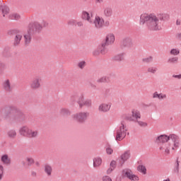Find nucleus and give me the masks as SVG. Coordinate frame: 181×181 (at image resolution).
Segmentation results:
<instances>
[{
    "label": "nucleus",
    "instance_id": "6",
    "mask_svg": "<svg viewBox=\"0 0 181 181\" xmlns=\"http://www.w3.org/2000/svg\"><path fill=\"white\" fill-rule=\"evenodd\" d=\"M114 42H115V35L112 33H109L106 35L105 42L101 44V46L103 49H105L106 46L114 45Z\"/></svg>",
    "mask_w": 181,
    "mask_h": 181
},
{
    "label": "nucleus",
    "instance_id": "25",
    "mask_svg": "<svg viewBox=\"0 0 181 181\" xmlns=\"http://www.w3.org/2000/svg\"><path fill=\"white\" fill-rule=\"evenodd\" d=\"M103 163V159L100 157H96L93 158V168H98L101 166Z\"/></svg>",
    "mask_w": 181,
    "mask_h": 181
},
{
    "label": "nucleus",
    "instance_id": "32",
    "mask_svg": "<svg viewBox=\"0 0 181 181\" xmlns=\"http://www.w3.org/2000/svg\"><path fill=\"white\" fill-rule=\"evenodd\" d=\"M147 71L151 74H156V72L158 71V68L156 66H150L147 69Z\"/></svg>",
    "mask_w": 181,
    "mask_h": 181
},
{
    "label": "nucleus",
    "instance_id": "12",
    "mask_svg": "<svg viewBox=\"0 0 181 181\" xmlns=\"http://www.w3.org/2000/svg\"><path fill=\"white\" fill-rule=\"evenodd\" d=\"M81 18L83 21H86V22H88V23L93 25V13H88L87 11H83L81 14Z\"/></svg>",
    "mask_w": 181,
    "mask_h": 181
},
{
    "label": "nucleus",
    "instance_id": "41",
    "mask_svg": "<svg viewBox=\"0 0 181 181\" xmlns=\"http://www.w3.org/2000/svg\"><path fill=\"white\" fill-rule=\"evenodd\" d=\"M129 179V180L138 181L139 180V177H138V175H135L133 173Z\"/></svg>",
    "mask_w": 181,
    "mask_h": 181
},
{
    "label": "nucleus",
    "instance_id": "23",
    "mask_svg": "<svg viewBox=\"0 0 181 181\" xmlns=\"http://www.w3.org/2000/svg\"><path fill=\"white\" fill-rule=\"evenodd\" d=\"M37 135H39V132L37 130H33L30 128L27 138H36L37 137Z\"/></svg>",
    "mask_w": 181,
    "mask_h": 181
},
{
    "label": "nucleus",
    "instance_id": "30",
    "mask_svg": "<svg viewBox=\"0 0 181 181\" xmlns=\"http://www.w3.org/2000/svg\"><path fill=\"white\" fill-rule=\"evenodd\" d=\"M170 54L171 56H179V54H180V49L178 48H173L170 51Z\"/></svg>",
    "mask_w": 181,
    "mask_h": 181
},
{
    "label": "nucleus",
    "instance_id": "53",
    "mask_svg": "<svg viewBox=\"0 0 181 181\" xmlns=\"http://www.w3.org/2000/svg\"><path fill=\"white\" fill-rule=\"evenodd\" d=\"M101 53L102 54H105V49H101Z\"/></svg>",
    "mask_w": 181,
    "mask_h": 181
},
{
    "label": "nucleus",
    "instance_id": "18",
    "mask_svg": "<svg viewBox=\"0 0 181 181\" xmlns=\"http://www.w3.org/2000/svg\"><path fill=\"white\" fill-rule=\"evenodd\" d=\"M1 11L4 18L6 16L9 17V15H11V13H9V7L6 5L0 6V11Z\"/></svg>",
    "mask_w": 181,
    "mask_h": 181
},
{
    "label": "nucleus",
    "instance_id": "52",
    "mask_svg": "<svg viewBox=\"0 0 181 181\" xmlns=\"http://www.w3.org/2000/svg\"><path fill=\"white\" fill-rule=\"evenodd\" d=\"M95 2L97 4H103V2H104V0H95Z\"/></svg>",
    "mask_w": 181,
    "mask_h": 181
},
{
    "label": "nucleus",
    "instance_id": "45",
    "mask_svg": "<svg viewBox=\"0 0 181 181\" xmlns=\"http://www.w3.org/2000/svg\"><path fill=\"white\" fill-rule=\"evenodd\" d=\"M112 152H114V150H112V148H110V146L106 148V153H107V155H112Z\"/></svg>",
    "mask_w": 181,
    "mask_h": 181
},
{
    "label": "nucleus",
    "instance_id": "47",
    "mask_svg": "<svg viewBox=\"0 0 181 181\" xmlns=\"http://www.w3.org/2000/svg\"><path fill=\"white\" fill-rule=\"evenodd\" d=\"M77 23V21L76 20H70L68 21V25H76Z\"/></svg>",
    "mask_w": 181,
    "mask_h": 181
},
{
    "label": "nucleus",
    "instance_id": "51",
    "mask_svg": "<svg viewBox=\"0 0 181 181\" xmlns=\"http://www.w3.org/2000/svg\"><path fill=\"white\" fill-rule=\"evenodd\" d=\"M77 26L81 27L83 26V22L82 21H78L76 22Z\"/></svg>",
    "mask_w": 181,
    "mask_h": 181
},
{
    "label": "nucleus",
    "instance_id": "54",
    "mask_svg": "<svg viewBox=\"0 0 181 181\" xmlns=\"http://www.w3.org/2000/svg\"><path fill=\"white\" fill-rule=\"evenodd\" d=\"M19 117H21V118H25V115H23L22 113L19 114Z\"/></svg>",
    "mask_w": 181,
    "mask_h": 181
},
{
    "label": "nucleus",
    "instance_id": "3",
    "mask_svg": "<svg viewBox=\"0 0 181 181\" xmlns=\"http://www.w3.org/2000/svg\"><path fill=\"white\" fill-rule=\"evenodd\" d=\"M127 134H128V127H127V124H125L124 122H122L116 129L115 134V140L121 141L125 139Z\"/></svg>",
    "mask_w": 181,
    "mask_h": 181
},
{
    "label": "nucleus",
    "instance_id": "38",
    "mask_svg": "<svg viewBox=\"0 0 181 181\" xmlns=\"http://www.w3.org/2000/svg\"><path fill=\"white\" fill-rule=\"evenodd\" d=\"M26 162L28 163V166H32V165L35 163V160L33 159V158L27 157Z\"/></svg>",
    "mask_w": 181,
    "mask_h": 181
},
{
    "label": "nucleus",
    "instance_id": "55",
    "mask_svg": "<svg viewBox=\"0 0 181 181\" xmlns=\"http://www.w3.org/2000/svg\"><path fill=\"white\" fill-rule=\"evenodd\" d=\"M32 175H33V176H36V173L33 172V173H32Z\"/></svg>",
    "mask_w": 181,
    "mask_h": 181
},
{
    "label": "nucleus",
    "instance_id": "2",
    "mask_svg": "<svg viewBox=\"0 0 181 181\" xmlns=\"http://www.w3.org/2000/svg\"><path fill=\"white\" fill-rule=\"evenodd\" d=\"M170 141L173 144L172 150L173 151H177L179 149V145L180 143L179 141V136L175 134H160V136H157L156 141L158 144H166L168 142L170 143Z\"/></svg>",
    "mask_w": 181,
    "mask_h": 181
},
{
    "label": "nucleus",
    "instance_id": "34",
    "mask_svg": "<svg viewBox=\"0 0 181 181\" xmlns=\"http://www.w3.org/2000/svg\"><path fill=\"white\" fill-rule=\"evenodd\" d=\"M7 135L8 136V138H16V131L15 130H9L8 132H7Z\"/></svg>",
    "mask_w": 181,
    "mask_h": 181
},
{
    "label": "nucleus",
    "instance_id": "4",
    "mask_svg": "<svg viewBox=\"0 0 181 181\" xmlns=\"http://www.w3.org/2000/svg\"><path fill=\"white\" fill-rule=\"evenodd\" d=\"M88 117H90V113L88 112H79L74 114L72 115V119L79 124H84L88 119Z\"/></svg>",
    "mask_w": 181,
    "mask_h": 181
},
{
    "label": "nucleus",
    "instance_id": "49",
    "mask_svg": "<svg viewBox=\"0 0 181 181\" xmlns=\"http://www.w3.org/2000/svg\"><path fill=\"white\" fill-rule=\"evenodd\" d=\"M103 181H112V180L111 179V177H108V176H104L103 177Z\"/></svg>",
    "mask_w": 181,
    "mask_h": 181
},
{
    "label": "nucleus",
    "instance_id": "11",
    "mask_svg": "<svg viewBox=\"0 0 181 181\" xmlns=\"http://www.w3.org/2000/svg\"><path fill=\"white\" fill-rule=\"evenodd\" d=\"M112 104L111 103H103L98 106L99 112H108L111 110V106Z\"/></svg>",
    "mask_w": 181,
    "mask_h": 181
},
{
    "label": "nucleus",
    "instance_id": "13",
    "mask_svg": "<svg viewBox=\"0 0 181 181\" xmlns=\"http://www.w3.org/2000/svg\"><path fill=\"white\" fill-rule=\"evenodd\" d=\"M159 150L163 155H169L170 153V142L160 146Z\"/></svg>",
    "mask_w": 181,
    "mask_h": 181
},
{
    "label": "nucleus",
    "instance_id": "16",
    "mask_svg": "<svg viewBox=\"0 0 181 181\" xmlns=\"http://www.w3.org/2000/svg\"><path fill=\"white\" fill-rule=\"evenodd\" d=\"M113 13L112 8L107 6L103 8V16H105V18H111Z\"/></svg>",
    "mask_w": 181,
    "mask_h": 181
},
{
    "label": "nucleus",
    "instance_id": "31",
    "mask_svg": "<svg viewBox=\"0 0 181 181\" xmlns=\"http://www.w3.org/2000/svg\"><path fill=\"white\" fill-rule=\"evenodd\" d=\"M21 40H22V35L16 34V35L14 37V45H19V43H21Z\"/></svg>",
    "mask_w": 181,
    "mask_h": 181
},
{
    "label": "nucleus",
    "instance_id": "5",
    "mask_svg": "<svg viewBox=\"0 0 181 181\" xmlns=\"http://www.w3.org/2000/svg\"><path fill=\"white\" fill-rule=\"evenodd\" d=\"M48 25L49 23L45 21H43L41 24L40 23L35 22L33 24L30 25L28 29L30 28L31 32L33 33H39V32H40L43 28H46Z\"/></svg>",
    "mask_w": 181,
    "mask_h": 181
},
{
    "label": "nucleus",
    "instance_id": "36",
    "mask_svg": "<svg viewBox=\"0 0 181 181\" xmlns=\"http://www.w3.org/2000/svg\"><path fill=\"white\" fill-rule=\"evenodd\" d=\"M107 81L108 78L107 76H102L97 80V83L99 84H101V83H107Z\"/></svg>",
    "mask_w": 181,
    "mask_h": 181
},
{
    "label": "nucleus",
    "instance_id": "56",
    "mask_svg": "<svg viewBox=\"0 0 181 181\" xmlns=\"http://www.w3.org/2000/svg\"><path fill=\"white\" fill-rule=\"evenodd\" d=\"M163 181H170V180L169 178L164 180Z\"/></svg>",
    "mask_w": 181,
    "mask_h": 181
},
{
    "label": "nucleus",
    "instance_id": "10",
    "mask_svg": "<svg viewBox=\"0 0 181 181\" xmlns=\"http://www.w3.org/2000/svg\"><path fill=\"white\" fill-rule=\"evenodd\" d=\"M33 33L32 32V28H30L27 30L26 33H24L23 35V39H24V43L25 45H30V42H32V34Z\"/></svg>",
    "mask_w": 181,
    "mask_h": 181
},
{
    "label": "nucleus",
    "instance_id": "15",
    "mask_svg": "<svg viewBox=\"0 0 181 181\" xmlns=\"http://www.w3.org/2000/svg\"><path fill=\"white\" fill-rule=\"evenodd\" d=\"M30 130V127H28V126H22L20 129H19V134L20 135H21V136H25L26 138H28V135L29 134V131Z\"/></svg>",
    "mask_w": 181,
    "mask_h": 181
},
{
    "label": "nucleus",
    "instance_id": "43",
    "mask_svg": "<svg viewBox=\"0 0 181 181\" xmlns=\"http://www.w3.org/2000/svg\"><path fill=\"white\" fill-rule=\"evenodd\" d=\"M152 60H153L152 57H148L146 58L143 59V62H144V63H151Z\"/></svg>",
    "mask_w": 181,
    "mask_h": 181
},
{
    "label": "nucleus",
    "instance_id": "26",
    "mask_svg": "<svg viewBox=\"0 0 181 181\" xmlns=\"http://www.w3.org/2000/svg\"><path fill=\"white\" fill-rule=\"evenodd\" d=\"M8 18L12 21H19L21 19V15L16 13H11L9 14Z\"/></svg>",
    "mask_w": 181,
    "mask_h": 181
},
{
    "label": "nucleus",
    "instance_id": "1",
    "mask_svg": "<svg viewBox=\"0 0 181 181\" xmlns=\"http://www.w3.org/2000/svg\"><path fill=\"white\" fill-rule=\"evenodd\" d=\"M170 19V15L167 13H160L158 16L153 13H144L140 16L139 25L140 26L146 25V28L148 30L158 32V30H162L160 21L168 22Z\"/></svg>",
    "mask_w": 181,
    "mask_h": 181
},
{
    "label": "nucleus",
    "instance_id": "33",
    "mask_svg": "<svg viewBox=\"0 0 181 181\" xmlns=\"http://www.w3.org/2000/svg\"><path fill=\"white\" fill-rule=\"evenodd\" d=\"M137 170L143 175H146V168L144 165H139L137 167Z\"/></svg>",
    "mask_w": 181,
    "mask_h": 181
},
{
    "label": "nucleus",
    "instance_id": "9",
    "mask_svg": "<svg viewBox=\"0 0 181 181\" xmlns=\"http://www.w3.org/2000/svg\"><path fill=\"white\" fill-rule=\"evenodd\" d=\"M92 24L94 25L96 29H101L104 26V18L100 17V16H95Z\"/></svg>",
    "mask_w": 181,
    "mask_h": 181
},
{
    "label": "nucleus",
    "instance_id": "37",
    "mask_svg": "<svg viewBox=\"0 0 181 181\" xmlns=\"http://www.w3.org/2000/svg\"><path fill=\"white\" fill-rule=\"evenodd\" d=\"M5 173V168L4 165L0 164V180H2V177H4V174Z\"/></svg>",
    "mask_w": 181,
    "mask_h": 181
},
{
    "label": "nucleus",
    "instance_id": "7",
    "mask_svg": "<svg viewBox=\"0 0 181 181\" xmlns=\"http://www.w3.org/2000/svg\"><path fill=\"white\" fill-rule=\"evenodd\" d=\"M77 98H78V104L79 105V107L81 108V107H83V104L84 103V95L81 94V95H77V94H74L71 96L70 98V101L71 103V104H74V103H76V101L77 100Z\"/></svg>",
    "mask_w": 181,
    "mask_h": 181
},
{
    "label": "nucleus",
    "instance_id": "21",
    "mask_svg": "<svg viewBox=\"0 0 181 181\" xmlns=\"http://www.w3.org/2000/svg\"><path fill=\"white\" fill-rule=\"evenodd\" d=\"M1 162L4 165H11V158L8 154H4L1 157Z\"/></svg>",
    "mask_w": 181,
    "mask_h": 181
},
{
    "label": "nucleus",
    "instance_id": "39",
    "mask_svg": "<svg viewBox=\"0 0 181 181\" xmlns=\"http://www.w3.org/2000/svg\"><path fill=\"white\" fill-rule=\"evenodd\" d=\"M136 122L138 125H139V127H141V128H146V127H148L147 122L139 121V120H137Z\"/></svg>",
    "mask_w": 181,
    "mask_h": 181
},
{
    "label": "nucleus",
    "instance_id": "14",
    "mask_svg": "<svg viewBox=\"0 0 181 181\" xmlns=\"http://www.w3.org/2000/svg\"><path fill=\"white\" fill-rule=\"evenodd\" d=\"M131 158V153L129 151H125L120 156L119 163L121 165H124L128 159Z\"/></svg>",
    "mask_w": 181,
    "mask_h": 181
},
{
    "label": "nucleus",
    "instance_id": "22",
    "mask_svg": "<svg viewBox=\"0 0 181 181\" xmlns=\"http://www.w3.org/2000/svg\"><path fill=\"white\" fill-rule=\"evenodd\" d=\"M3 88L6 91H12V87L11 86V81H9V79H6L3 82Z\"/></svg>",
    "mask_w": 181,
    "mask_h": 181
},
{
    "label": "nucleus",
    "instance_id": "17",
    "mask_svg": "<svg viewBox=\"0 0 181 181\" xmlns=\"http://www.w3.org/2000/svg\"><path fill=\"white\" fill-rule=\"evenodd\" d=\"M153 98L154 99H158L160 101H162V100H166L167 96L166 94L163 93H158V91H156L153 93L152 95Z\"/></svg>",
    "mask_w": 181,
    "mask_h": 181
},
{
    "label": "nucleus",
    "instance_id": "29",
    "mask_svg": "<svg viewBox=\"0 0 181 181\" xmlns=\"http://www.w3.org/2000/svg\"><path fill=\"white\" fill-rule=\"evenodd\" d=\"M59 112L61 115H63L64 117H69V115H71V112H70L69 109L66 108L61 109Z\"/></svg>",
    "mask_w": 181,
    "mask_h": 181
},
{
    "label": "nucleus",
    "instance_id": "50",
    "mask_svg": "<svg viewBox=\"0 0 181 181\" xmlns=\"http://www.w3.org/2000/svg\"><path fill=\"white\" fill-rule=\"evenodd\" d=\"M173 78H177L178 80H181V74H180L179 75H173Z\"/></svg>",
    "mask_w": 181,
    "mask_h": 181
},
{
    "label": "nucleus",
    "instance_id": "35",
    "mask_svg": "<svg viewBox=\"0 0 181 181\" xmlns=\"http://www.w3.org/2000/svg\"><path fill=\"white\" fill-rule=\"evenodd\" d=\"M124 53L119 54L115 57V60H117V62H121V60H124Z\"/></svg>",
    "mask_w": 181,
    "mask_h": 181
},
{
    "label": "nucleus",
    "instance_id": "28",
    "mask_svg": "<svg viewBox=\"0 0 181 181\" xmlns=\"http://www.w3.org/2000/svg\"><path fill=\"white\" fill-rule=\"evenodd\" d=\"M177 62H179V57H172L168 59L167 63H168V64H176Z\"/></svg>",
    "mask_w": 181,
    "mask_h": 181
},
{
    "label": "nucleus",
    "instance_id": "48",
    "mask_svg": "<svg viewBox=\"0 0 181 181\" xmlns=\"http://www.w3.org/2000/svg\"><path fill=\"white\" fill-rule=\"evenodd\" d=\"M12 110H13V107H7L6 109V111L7 112V115H9V114H11V112H12Z\"/></svg>",
    "mask_w": 181,
    "mask_h": 181
},
{
    "label": "nucleus",
    "instance_id": "40",
    "mask_svg": "<svg viewBox=\"0 0 181 181\" xmlns=\"http://www.w3.org/2000/svg\"><path fill=\"white\" fill-rule=\"evenodd\" d=\"M86 61H80L78 63V67L79 69H81V70H83V69H84V67H86Z\"/></svg>",
    "mask_w": 181,
    "mask_h": 181
},
{
    "label": "nucleus",
    "instance_id": "46",
    "mask_svg": "<svg viewBox=\"0 0 181 181\" xmlns=\"http://www.w3.org/2000/svg\"><path fill=\"white\" fill-rule=\"evenodd\" d=\"M123 42L124 43H127V45H131L132 43V40H131V38H126Z\"/></svg>",
    "mask_w": 181,
    "mask_h": 181
},
{
    "label": "nucleus",
    "instance_id": "27",
    "mask_svg": "<svg viewBox=\"0 0 181 181\" xmlns=\"http://www.w3.org/2000/svg\"><path fill=\"white\" fill-rule=\"evenodd\" d=\"M132 170H131L130 169L126 168L124 170H122V176H127V177L128 179H129L132 175Z\"/></svg>",
    "mask_w": 181,
    "mask_h": 181
},
{
    "label": "nucleus",
    "instance_id": "24",
    "mask_svg": "<svg viewBox=\"0 0 181 181\" xmlns=\"http://www.w3.org/2000/svg\"><path fill=\"white\" fill-rule=\"evenodd\" d=\"M117 168V161L112 160L110 164V168L107 170V175L112 173V172Z\"/></svg>",
    "mask_w": 181,
    "mask_h": 181
},
{
    "label": "nucleus",
    "instance_id": "42",
    "mask_svg": "<svg viewBox=\"0 0 181 181\" xmlns=\"http://www.w3.org/2000/svg\"><path fill=\"white\" fill-rule=\"evenodd\" d=\"M84 105H86V107H91V100L90 99L85 100L83 103V107H84Z\"/></svg>",
    "mask_w": 181,
    "mask_h": 181
},
{
    "label": "nucleus",
    "instance_id": "44",
    "mask_svg": "<svg viewBox=\"0 0 181 181\" xmlns=\"http://www.w3.org/2000/svg\"><path fill=\"white\" fill-rule=\"evenodd\" d=\"M124 119L127 121H135V119H133L131 115H125Z\"/></svg>",
    "mask_w": 181,
    "mask_h": 181
},
{
    "label": "nucleus",
    "instance_id": "20",
    "mask_svg": "<svg viewBox=\"0 0 181 181\" xmlns=\"http://www.w3.org/2000/svg\"><path fill=\"white\" fill-rule=\"evenodd\" d=\"M132 117L134 119V122H136V121L141 119V112L139 110H133L132 111Z\"/></svg>",
    "mask_w": 181,
    "mask_h": 181
},
{
    "label": "nucleus",
    "instance_id": "8",
    "mask_svg": "<svg viewBox=\"0 0 181 181\" xmlns=\"http://www.w3.org/2000/svg\"><path fill=\"white\" fill-rule=\"evenodd\" d=\"M41 81L42 79L40 78V77L36 76L30 83V88H32V90H38V88H40V87H42Z\"/></svg>",
    "mask_w": 181,
    "mask_h": 181
},
{
    "label": "nucleus",
    "instance_id": "19",
    "mask_svg": "<svg viewBox=\"0 0 181 181\" xmlns=\"http://www.w3.org/2000/svg\"><path fill=\"white\" fill-rule=\"evenodd\" d=\"M44 172L47 176H52L53 173V168L49 164H45L44 166Z\"/></svg>",
    "mask_w": 181,
    "mask_h": 181
}]
</instances>
